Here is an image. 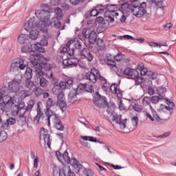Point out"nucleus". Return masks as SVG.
I'll use <instances>...</instances> for the list:
<instances>
[{
  "label": "nucleus",
  "instance_id": "1",
  "mask_svg": "<svg viewBox=\"0 0 176 176\" xmlns=\"http://www.w3.org/2000/svg\"><path fill=\"white\" fill-rule=\"evenodd\" d=\"M54 105H56V102H54L53 101V99L49 98L47 100L46 102V111H45V116L47 118V120L48 122V126H50V119H52L54 123V126L57 130H59V131H64L65 127L63 124V122H61V120H60V116L54 113V111L50 109V108H53Z\"/></svg>",
  "mask_w": 176,
  "mask_h": 176
},
{
  "label": "nucleus",
  "instance_id": "2",
  "mask_svg": "<svg viewBox=\"0 0 176 176\" xmlns=\"http://www.w3.org/2000/svg\"><path fill=\"white\" fill-rule=\"evenodd\" d=\"M118 6H119V4H107L104 6H102L99 12L100 13H104V16L106 21L113 24L115 22V19L113 17L119 16V13L116 12V10H118Z\"/></svg>",
  "mask_w": 176,
  "mask_h": 176
},
{
  "label": "nucleus",
  "instance_id": "3",
  "mask_svg": "<svg viewBox=\"0 0 176 176\" xmlns=\"http://www.w3.org/2000/svg\"><path fill=\"white\" fill-rule=\"evenodd\" d=\"M23 80V76L21 74H16L13 79L8 82V90L10 93L15 94H21L24 91V87L21 85Z\"/></svg>",
  "mask_w": 176,
  "mask_h": 176
},
{
  "label": "nucleus",
  "instance_id": "4",
  "mask_svg": "<svg viewBox=\"0 0 176 176\" xmlns=\"http://www.w3.org/2000/svg\"><path fill=\"white\" fill-rule=\"evenodd\" d=\"M52 8L47 4H42L41 9L35 11V16L41 20L42 23H47L50 20V13Z\"/></svg>",
  "mask_w": 176,
  "mask_h": 176
},
{
  "label": "nucleus",
  "instance_id": "5",
  "mask_svg": "<svg viewBox=\"0 0 176 176\" xmlns=\"http://www.w3.org/2000/svg\"><path fill=\"white\" fill-rule=\"evenodd\" d=\"M131 13L135 17H142L146 13V3H138V0H135L131 2Z\"/></svg>",
  "mask_w": 176,
  "mask_h": 176
},
{
  "label": "nucleus",
  "instance_id": "6",
  "mask_svg": "<svg viewBox=\"0 0 176 176\" xmlns=\"http://www.w3.org/2000/svg\"><path fill=\"white\" fill-rule=\"evenodd\" d=\"M74 83L72 78H66L65 81L60 82H54L52 92L54 94H58L59 92L64 91L65 89H69Z\"/></svg>",
  "mask_w": 176,
  "mask_h": 176
},
{
  "label": "nucleus",
  "instance_id": "7",
  "mask_svg": "<svg viewBox=\"0 0 176 176\" xmlns=\"http://www.w3.org/2000/svg\"><path fill=\"white\" fill-rule=\"evenodd\" d=\"M151 108L152 115L149 113H146V116L151 121V122H162V120H167L166 118V113L163 110H158L156 111L153 108Z\"/></svg>",
  "mask_w": 176,
  "mask_h": 176
},
{
  "label": "nucleus",
  "instance_id": "8",
  "mask_svg": "<svg viewBox=\"0 0 176 176\" xmlns=\"http://www.w3.org/2000/svg\"><path fill=\"white\" fill-rule=\"evenodd\" d=\"M124 75L129 76V79H133L135 82V85H141V83H142V80H144V78L140 76L138 71L130 67H127L124 70Z\"/></svg>",
  "mask_w": 176,
  "mask_h": 176
},
{
  "label": "nucleus",
  "instance_id": "9",
  "mask_svg": "<svg viewBox=\"0 0 176 176\" xmlns=\"http://www.w3.org/2000/svg\"><path fill=\"white\" fill-rule=\"evenodd\" d=\"M12 111L13 113H16L18 116H23L25 115V113L29 112L25 108L24 102L20 101V100H19L17 104L13 106Z\"/></svg>",
  "mask_w": 176,
  "mask_h": 176
},
{
  "label": "nucleus",
  "instance_id": "10",
  "mask_svg": "<svg viewBox=\"0 0 176 176\" xmlns=\"http://www.w3.org/2000/svg\"><path fill=\"white\" fill-rule=\"evenodd\" d=\"M25 68H27V65L24 64V60L21 58H17L12 63L10 72H15V71H19V69H25Z\"/></svg>",
  "mask_w": 176,
  "mask_h": 176
},
{
  "label": "nucleus",
  "instance_id": "11",
  "mask_svg": "<svg viewBox=\"0 0 176 176\" xmlns=\"http://www.w3.org/2000/svg\"><path fill=\"white\" fill-rule=\"evenodd\" d=\"M3 104L0 107V113L5 112V111H6V105H8V107L16 105V100H14V97L12 98L7 95L4 96V99L3 98Z\"/></svg>",
  "mask_w": 176,
  "mask_h": 176
},
{
  "label": "nucleus",
  "instance_id": "12",
  "mask_svg": "<svg viewBox=\"0 0 176 176\" xmlns=\"http://www.w3.org/2000/svg\"><path fill=\"white\" fill-rule=\"evenodd\" d=\"M100 76V72L96 68L91 69V71L86 73V79L89 80L91 83H96Z\"/></svg>",
  "mask_w": 176,
  "mask_h": 176
},
{
  "label": "nucleus",
  "instance_id": "13",
  "mask_svg": "<svg viewBox=\"0 0 176 176\" xmlns=\"http://www.w3.org/2000/svg\"><path fill=\"white\" fill-rule=\"evenodd\" d=\"M40 140H43L44 144H46L50 149L52 145V142H50V135L49 134V131L45 128H43L40 131Z\"/></svg>",
  "mask_w": 176,
  "mask_h": 176
},
{
  "label": "nucleus",
  "instance_id": "14",
  "mask_svg": "<svg viewBox=\"0 0 176 176\" xmlns=\"http://www.w3.org/2000/svg\"><path fill=\"white\" fill-rule=\"evenodd\" d=\"M33 67H36L37 68H41V69H44L45 71H50L52 69V66L50 64L47 63V60H46V58L41 56L38 61L37 65H34Z\"/></svg>",
  "mask_w": 176,
  "mask_h": 176
},
{
  "label": "nucleus",
  "instance_id": "15",
  "mask_svg": "<svg viewBox=\"0 0 176 176\" xmlns=\"http://www.w3.org/2000/svg\"><path fill=\"white\" fill-rule=\"evenodd\" d=\"M97 97H95L93 100L94 105L98 108H102L107 101V98L101 96L98 92L96 93Z\"/></svg>",
  "mask_w": 176,
  "mask_h": 176
},
{
  "label": "nucleus",
  "instance_id": "16",
  "mask_svg": "<svg viewBox=\"0 0 176 176\" xmlns=\"http://www.w3.org/2000/svg\"><path fill=\"white\" fill-rule=\"evenodd\" d=\"M35 27L39 28V23L35 22V18H30L24 25L25 31L28 32L32 31Z\"/></svg>",
  "mask_w": 176,
  "mask_h": 176
},
{
  "label": "nucleus",
  "instance_id": "17",
  "mask_svg": "<svg viewBox=\"0 0 176 176\" xmlns=\"http://www.w3.org/2000/svg\"><path fill=\"white\" fill-rule=\"evenodd\" d=\"M30 54V60L32 64V67H34V65H38V61L41 60V58L43 57L42 56H40L39 54H36L34 50H30L29 52Z\"/></svg>",
  "mask_w": 176,
  "mask_h": 176
},
{
  "label": "nucleus",
  "instance_id": "18",
  "mask_svg": "<svg viewBox=\"0 0 176 176\" xmlns=\"http://www.w3.org/2000/svg\"><path fill=\"white\" fill-rule=\"evenodd\" d=\"M75 58H67L63 60V68H74V67H78V60L76 59V62H74Z\"/></svg>",
  "mask_w": 176,
  "mask_h": 176
},
{
  "label": "nucleus",
  "instance_id": "19",
  "mask_svg": "<svg viewBox=\"0 0 176 176\" xmlns=\"http://www.w3.org/2000/svg\"><path fill=\"white\" fill-rule=\"evenodd\" d=\"M80 55L85 57L86 60L89 62L93 61V58H94V56H93L91 51L89 48H83L80 51Z\"/></svg>",
  "mask_w": 176,
  "mask_h": 176
},
{
  "label": "nucleus",
  "instance_id": "20",
  "mask_svg": "<svg viewBox=\"0 0 176 176\" xmlns=\"http://www.w3.org/2000/svg\"><path fill=\"white\" fill-rule=\"evenodd\" d=\"M131 9H133L131 4L124 3L121 4L120 8H118V10H120L122 14H129L130 12H131Z\"/></svg>",
  "mask_w": 176,
  "mask_h": 176
},
{
  "label": "nucleus",
  "instance_id": "21",
  "mask_svg": "<svg viewBox=\"0 0 176 176\" xmlns=\"http://www.w3.org/2000/svg\"><path fill=\"white\" fill-rule=\"evenodd\" d=\"M18 42L22 45H30L31 43V38L28 34H21L18 37Z\"/></svg>",
  "mask_w": 176,
  "mask_h": 176
},
{
  "label": "nucleus",
  "instance_id": "22",
  "mask_svg": "<svg viewBox=\"0 0 176 176\" xmlns=\"http://www.w3.org/2000/svg\"><path fill=\"white\" fill-rule=\"evenodd\" d=\"M67 46H71L72 47H75V49H78V50L82 49V41L78 40V38L75 40H71L67 42Z\"/></svg>",
  "mask_w": 176,
  "mask_h": 176
},
{
  "label": "nucleus",
  "instance_id": "23",
  "mask_svg": "<svg viewBox=\"0 0 176 176\" xmlns=\"http://www.w3.org/2000/svg\"><path fill=\"white\" fill-rule=\"evenodd\" d=\"M110 90L111 93L116 94L118 98H122L123 97V91L118 89V84H113L110 87Z\"/></svg>",
  "mask_w": 176,
  "mask_h": 176
},
{
  "label": "nucleus",
  "instance_id": "24",
  "mask_svg": "<svg viewBox=\"0 0 176 176\" xmlns=\"http://www.w3.org/2000/svg\"><path fill=\"white\" fill-rule=\"evenodd\" d=\"M56 155L58 159L63 157V160H65V162L66 163H67V164H69V163H71V158L69 157V155H68V151H65L63 153V154H61L60 153V151H56Z\"/></svg>",
  "mask_w": 176,
  "mask_h": 176
},
{
  "label": "nucleus",
  "instance_id": "25",
  "mask_svg": "<svg viewBox=\"0 0 176 176\" xmlns=\"http://www.w3.org/2000/svg\"><path fill=\"white\" fill-rule=\"evenodd\" d=\"M98 49L95 50V53H100V52H102V50H105V41L102 40V38H98L96 43Z\"/></svg>",
  "mask_w": 176,
  "mask_h": 176
},
{
  "label": "nucleus",
  "instance_id": "26",
  "mask_svg": "<svg viewBox=\"0 0 176 176\" xmlns=\"http://www.w3.org/2000/svg\"><path fill=\"white\" fill-rule=\"evenodd\" d=\"M61 53H68L72 57V56H75V49L72 48L71 45H68V43H67L66 46L63 47Z\"/></svg>",
  "mask_w": 176,
  "mask_h": 176
},
{
  "label": "nucleus",
  "instance_id": "27",
  "mask_svg": "<svg viewBox=\"0 0 176 176\" xmlns=\"http://www.w3.org/2000/svg\"><path fill=\"white\" fill-rule=\"evenodd\" d=\"M41 119H43V112L41 111V109L38 107L37 109V115L33 119V123L34 124H39V120Z\"/></svg>",
  "mask_w": 176,
  "mask_h": 176
},
{
  "label": "nucleus",
  "instance_id": "28",
  "mask_svg": "<svg viewBox=\"0 0 176 176\" xmlns=\"http://www.w3.org/2000/svg\"><path fill=\"white\" fill-rule=\"evenodd\" d=\"M87 39H89V42L91 45H94L97 41V32L91 31Z\"/></svg>",
  "mask_w": 176,
  "mask_h": 176
},
{
  "label": "nucleus",
  "instance_id": "29",
  "mask_svg": "<svg viewBox=\"0 0 176 176\" xmlns=\"http://www.w3.org/2000/svg\"><path fill=\"white\" fill-rule=\"evenodd\" d=\"M166 100L168 107L162 104V108H163L164 109H166V111H168L169 115H171L173 113V108H174L175 107L174 102H170V100H168V99H166Z\"/></svg>",
  "mask_w": 176,
  "mask_h": 176
},
{
  "label": "nucleus",
  "instance_id": "30",
  "mask_svg": "<svg viewBox=\"0 0 176 176\" xmlns=\"http://www.w3.org/2000/svg\"><path fill=\"white\" fill-rule=\"evenodd\" d=\"M78 100L77 96H76V91H71L68 96V100L69 102H71V104H74L75 101Z\"/></svg>",
  "mask_w": 176,
  "mask_h": 176
},
{
  "label": "nucleus",
  "instance_id": "31",
  "mask_svg": "<svg viewBox=\"0 0 176 176\" xmlns=\"http://www.w3.org/2000/svg\"><path fill=\"white\" fill-rule=\"evenodd\" d=\"M166 93H167V88L165 87L160 86L157 88V94L160 97H163L164 99L166 96Z\"/></svg>",
  "mask_w": 176,
  "mask_h": 176
},
{
  "label": "nucleus",
  "instance_id": "32",
  "mask_svg": "<svg viewBox=\"0 0 176 176\" xmlns=\"http://www.w3.org/2000/svg\"><path fill=\"white\" fill-rule=\"evenodd\" d=\"M30 38L31 39V42H32V41H36L38 39V38L39 37V32L38 30H30Z\"/></svg>",
  "mask_w": 176,
  "mask_h": 176
},
{
  "label": "nucleus",
  "instance_id": "33",
  "mask_svg": "<svg viewBox=\"0 0 176 176\" xmlns=\"http://www.w3.org/2000/svg\"><path fill=\"white\" fill-rule=\"evenodd\" d=\"M56 107H59L62 112H65L67 110V103L65 102V100H57Z\"/></svg>",
  "mask_w": 176,
  "mask_h": 176
},
{
  "label": "nucleus",
  "instance_id": "34",
  "mask_svg": "<svg viewBox=\"0 0 176 176\" xmlns=\"http://www.w3.org/2000/svg\"><path fill=\"white\" fill-rule=\"evenodd\" d=\"M35 106V100L31 99L28 102V105L25 106L26 111L28 112H31L32 111L34 107Z\"/></svg>",
  "mask_w": 176,
  "mask_h": 176
},
{
  "label": "nucleus",
  "instance_id": "35",
  "mask_svg": "<svg viewBox=\"0 0 176 176\" xmlns=\"http://www.w3.org/2000/svg\"><path fill=\"white\" fill-rule=\"evenodd\" d=\"M24 76L26 80H32V69H31V67H26V70L24 74Z\"/></svg>",
  "mask_w": 176,
  "mask_h": 176
},
{
  "label": "nucleus",
  "instance_id": "36",
  "mask_svg": "<svg viewBox=\"0 0 176 176\" xmlns=\"http://www.w3.org/2000/svg\"><path fill=\"white\" fill-rule=\"evenodd\" d=\"M50 38L52 37L47 34L44 35L43 38L41 40L39 45H41L43 46H47Z\"/></svg>",
  "mask_w": 176,
  "mask_h": 176
},
{
  "label": "nucleus",
  "instance_id": "37",
  "mask_svg": "<svg viewBox=\"0 0 176 176\" xmlns=\"http://www.w3.org/2000/svg\"><path fill=\"white\" fill-rule=\"evenodd\" d=\"M33 91L36 97H41V96L43 94V89H42L41 87H35Z\"/></svg>",
  "mask_w": 176,
  "mask_h": 176
},
{
  "label": "nucleus",
  "instance_id": "38",
  "mask_svg": "<svg viewBox=\"0 0 176 176\" xmlns=\"http://www.w3.org/2000/svg\"><path fill=\"white\" fill-rule=\"evenodd\" d=\"M54 12L56 14L57 20H61L63 19V10H61L60 8L55 7Z\"/></svg>",
  "mask_w": 176,
  "mask_h": 176
},
{
  "label": "nucleus",
  "instance_id": "39",
  "mask_svg": "<svg viewBox=\"0 0 176 176\" xmlns=\"http://www.w3.org/2000/svg\"><path fill=\"white\" fill-rule=\"evenodd\" d=\"M33 46L36 52H38L39 53H45V52H46L45 47H43V46L39 43L34 44Z\"/></svg>",
  "mask_w": 176,
  "mask_h": 176
},
{
  "label": "nucleus",
  "instance_id": "40",
  "mask_svg": "<svg viewBox=\"0 0 176 176\" xmlns=\"http://www.w3.org/2000/svg\"><path fill=\"white\" fill-rule=\"evenodd\" d=\"M90 29H83L81 33V39H87L90 35Z\"/></svg>",
  "mask_w": 176,
  "mask_h": 176
},
{
  "label": "nucleus",
  "instance_id": "41",
  "mask_svg": "<svg viewBox=\"0 0 176 176\" xmlns=\"http://www.w3.org/2000/svg\"><path fill=\"white\" fill-rule=\"evenodd\" d=\"M25 86L28 90H32L33 87L35 86V83L31 80H25Z\"/></svg>",
  "mask_w": 176,
  "mask_h": 176
},
{
  "label": "nucleus",
  "instance_id": "42",
  "mask_svg": "<svg viewBox=\"0 0 176 176\" xmlns=\"http://www.w3.org/2000/svg\"><path fill=\"white\" fill-rule=\"evenodd\" d=\"M39 84L41 87H43L45 89V87H47L48 85H49V81H47V80H46V78L41 77L39 79Z\"/></svg>",
  "mask_w": 176,
  "mask_h": 176
},
{
  "label": "nucleus",
  "instance_id": "43",
  "mask_svg": "<svg viewBox=\"0 0 176 176\" xmlns=\"http://www.w3.org/2000/svg\"><path fill=\"white\" fill-rule=\"evenodd\" d=\"M151 3H155L156 6L160 8H164V3L163 2V0H150Z\"/></svg>",
  "mask_w": 176,
  "mask_h": 176
},
{
  "label": "nucleus",
  "instance_id": "44",
  "mask_svg": "<svg viewBox=\"0 0 176 176\" xmlns=\"http://www.w3.org/2000/svg\"><path fill=\"white\" fill-rule=\"evenodd\" d=\"M98 13H102L100 12V9H99V11L97 10V9H94L91 11L87 12L85 14V16H87V14H89V16L92 17H96V16L98 15Z\"/></svg>",
  "mask_w": 176,
  "mask_h": 176
},
{
  "label": "nucleus",
  "instance_id": "45",
  "mask_svg": "<svg viewBox=\"0 0 176 176\" xmlns=\"http://www.w3.org/2000/svg\"><path fill=\"white\" fill-rule=\"evenodd\" d=\"M104 63H106L109 67H111V68L116 67V62L109 59V58L104 59Z\"/></svg>",
  "mask_w": 176,
  "mask_h": 176
},
{
  "label": "nucleus",
  "instance_id": "46",
  "mask_svg": "<svg viewBox=\"0 0 176 176\" xmlns=\"http://www.w3.org/2000/svg\"><path fill=\"white\" fill-rule=\"evenodd\" d=\"M8 139V133L5 131L0 132V142H3Z\"/></svg>",
  "mask_w": 176,
  "mask_h": 176
},
{
  "label": "nucleus",
  "instance_id": "47",
  "mask_svg": "<svg viewBox=\"0 0 176 176\" xmlns=\"http://www.w3.org/2000/svg\"><path fill=\"white\" fill-rule=\"evenodd\" d=\"M160 100H164L163 96H152V98H151V101H152L153 104H157V102H159V101H160Z\"/></svg>",
  "mask_w": 176,
  "mask_h": 176
},
{
  "label": "nucleus",
  "instance_id": "48",
  "mask_svg": "<svg viewBox=\"0 0 176 176\" xmlns=\"http://www.w3.org/2000/svg\"><path fill=\"white\" fill-rule=\"evenodd\" d=\"M54 176H63V173L60 168L54 166L53 168Z\"/></svg>",
  "mask_w": 176,
  "mask_h": 176
},
{
  "label": "nucleus",
  "instance_id": "49",
  "mask_svg": "<svg viewBox=\"0 0 176 176\" xmlns=\"http://www.w3.org/2000/svg\"><path fill=\"white\" fill-rule=\"evenodd\" d=\"M32 45H24L23 47H21V52L22 53H30L31 50H32Z\"/></svg>",
  "mask_w": 176,
  "mask_h": 176
},
{
  "label": "nucleus",
  "instance_id": "50",
  "mask_svg": "<svg viewBox=\"0 0 176 176\" xmlns=\"http://www.w3.org/2000/svg\"><path fill=\"white\" fill-rule=\"evenodd\" d=\"M120 125V129L122 130H124L126 129V124H127V119L121 120L120 122H118Z\"/></svg>",
  "mask_w": 176,
  "mask_h": 176
},
{
  "label": "nucleus",
  "instance_id": "51",
  "mask_svg": "<svg viewBox=\"0 0 176 176\" xmlns=\"http://www.w3.org/2000/svg\"><path fill=\"white\" fill-rule=\"evenodd\" d=\"M150 72H151V71H148L147 68L143 67L140 70V75H142V76H145V75H147V76H149Z\"/></svg>",
  "mask_w": 176,
  "mask_h": 176
},
{
  "label": "nucleus",
  "instance_id": "52",
  "mask_svg": "<svg viewBox=\"0 0 176 176\" xmlns=\"http://www.w3.org/2000/svg\"><path fill=\"white\" fill-rule=\"evenodd\" d=\"M32 68H36V75H38L39 76H43V75H45V72L42 71L41 67H32Z\"/></svg>",
  "mask_w": 176,
  "mask_h": 176
},
{
  "label": "nucleus",
  "instance_id": "53",
  "mask_svg": "<svg viewBox=\"0 0 176 176\" xmlns=\"http://www.w3.org/2000/svg\"><path fill=\"white\" fill-rule=\"evenodd\" d=\"M143 105H149L151 104V97L145 96L142 99Z\"/></svg>",
  "mask_w": 176,
  "mask_h": 176
},
{
  "label": "nucleus",
  "instance_id": "54",
  "mask_svg": "<svg viewBox=\"0 0 176 176\" xmlns=\"http://www.w3.org/2000/svg\"><path fill=\"white\" fill-rule=\"evenodd\" d=\"M73 166L75 168H78V170H80V163L79 161L76 160V158L73 159Z\"/></svg>",
  "mask_w": 176,
  "mask_h": 176
},
{
  "label": "nucleus",
  "instance_id": "55",
  "mask_svg": "<svg viewBox=\"0 0 176 176\" xmlns=\"http://www.w3.org/2000/svg\"><path fill=\"white\" fill-rule=\"evenodd\" d=\"M133 108L135 112H141L142 111V106L138 104H135Z\"/></svg>",
  "mask_w": 176,
  "mask_h": 176
},
{
  "label": "nucleus",
  "instance_id": "56",
  "mask_svg": "<svg viewBox=\"0 0 176 176\" xmlns=\"http://www.w3.org/2000/svg\"><path fill=\"white\" fill-rule=\"evenodd\" d=\"M56 94H58V101L65 100V95L64 94V92L61 91Z\"/></svg>",
  "mask_w": 176,
  "mask_h": 176
},
{
  "label": "nucleus",
  "instance_id": "57",
  "mask_svg": "<svg viewBox=\"0 0 176 176\" xmlns=\"http://www.w3.org/2000/svg\"><path fill=\"white\" fill-rule=\"evenodd\" d=\"M19 118L18 122L21 123V124H24L27 121V118L24 116H19Z\"/></svg>",
  "mask_w": 176,
  "mask_h": 176
},
{
  "label": "nucleus",
  "instance_id": "58",
  "mask_svg": "<svg viewBox=\"0 0 176 176\" xmlns=\"http://www.w3.org/2000/svg\"><path fill=\"white\" fill-rule=\"evenodd\" d=\"M123 57H124L123 54H118L114 56V60L115 61H117V62L122 61V60H123Z\"/></svg>",
  "mask_w": 176,
  "mask_h": 176
},
{
  "label": "nucleus",
  "instance_id": "59",
  "mask_svg": "<svg viewBox=\"0 0 176 176\" xmlns=\"http://www.w3.org/2000/svg\"><path fill=\"white\" fill-rule=\"evenodd\" d=\"M7 122L8 123V125L10 126H13V124H16V118H9L8 120H7Z\"/></svg>",
  "mask_w": 176,
  "mask_h": 176
},
{
  "label": "nucleus",
  "instance_id": "60",
  "mask_svg": "<svg viewBox=\"0 0 176 176\" xmlns=\"http://www.w3.org/2000/svg\"><path fill=\"white\" fill-rule=\"evenodd\" d=\"M120 39H128L129 41H134V37H133V36L126 34L124 36H120Z\"/></svg>",
  "mask_w": 176,
  "mask_h": 176
},
{
  "label": "nucleus",
  "instance_id": "61",
  "mask_svg": "<svg viewBox=\"0 0 176 176\" xmlns=\"http://www.w3.org/2000/svg\"><path fill=\"white\" fill-rule=\"evenodd\" d=\"M22 93V97L23 98H27V97H30V96H31V92L28 90L23 89V91Z\"/></svg>",
  "mask_w": 176,
  "mask_h": 176
},
{
  "label": "nucleus",
  "instance_id": "62",
  "mask_svg": "<svg viewBox=\"0 0 176 176\" xmlns=\"http://www.w3.org/2000/svg\"><path fill=\"white\" fill-rule=\"evenodd\" d=\"M77 90H80L81 91H86V84H79L78 85Z\"/></svg>",
  "mask_w": 176,
  "mask_h": 176
},
{
  "label": "nucleus",
  "instance_id": "63",
  "mask_svg": "<svg viewBox=\"0 0 176 176\" xmlns=\"http://www.w3.org/2000/svg\"><path fill=\"white\" fill-rule=\"evenodd\" d=\"M148 76H150L151 79L155 80L157 78V73L150 71Z\"/></svg>",
  "mask_w": 176,
  "mask_h": 176
},
{
  "label": "nucleus",
  "instance_id": "64",
  "mask_svg": "<svg viewBox=\"0 0 176 176\" xmlns=\"http://www.w3.org/2000/svg\"><path fill=\"white\" fill-rule=\"evenodd\" d=\"M121 120H122V116H119L118 114H116L113 116V120L116 122V123H118V122H120Z\"/></svg>",
  "mask_w": 176,
  "mask_h": 176
}]
</instances>
